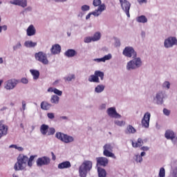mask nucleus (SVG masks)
<instances>
[{
  "instance_id": "46",
  "label": "nucleus",
  "mask_w": 177,
  "mask_h": 177,
  "mask_svg": "<svg viewBox=\"0 0 177 177\" xmlns=\"http://www.w3.org/2000/svg\"><path fill=\"white\" fill-rule=\"evenodd\" d=\"M55 132H56V130H55V128L51 127L49 129V131L48 132V135H55Z\"/></svg>"
},
{
  "instance_id": "48",
  "label": "nucleus",
  "mask_w": 177,
  "mask_h": 177,
  "mask_svg": "<svg viewBox=\"0 0 177 177\" xmlns=\"http://www.w3.org/2000/svg\"><path fill=\"white\" fill-rule=\"evenodd\" d=\"M47 117L49 118V120H53L55 118V113H48Z\"/></svg>"
},
{
  "instance_id": "51",
  "label": "nucleus",
  "mask_w": 177,
  "mask_h": 177,
  "mask_svg": "<svg viewBox=\"0 0 177 177\" xmlns=\"http://www.w3.org/2000/svg\"><path fill=\"white\" fill-rule=\"evenodd\" d=\"M22 84H28V80L26 77H23L20 81Z\"/></svg>"
},
{
  "instance_id": "60",
  "label": "nucleus",
  "mask_w": 177,
  "mask_h": 177,
  "mask_svg": "<svg viewBox=\"0 0 177 177\" xmlns=\"http://www.w3.org/2000/svg\"><path fill=\"white\" fill-rule=\"evenodd\" d=\"M84 15H85L84 12H79V14L77 15V17L82 18V17L84 16Z\"/></svg>"
},
{
  "instance_id": "59",
  "label": "nucleus",
  "mask_w": 177,
  "mask_h": 177,
  "mask_svg": "<svg viewBox=\"0 0 177 177\" xmlns=\"http://www.w3.org/2000/svg\"><path fill=\"white\" fill-rule=\"evenodd\" d=\"M28 11V12H31V10H32V8H31V7H28V8H25V10H24V12H26V11Z\"/></svg>"
},
{
  "instance_id": "43",
  "label": "nucleus",
  "mask_w": 177,
  "mask_h": 177,
  "mask_svg": "<svg viewBox=\"0 0 177 177\" xmlns=\"http://www.w3.org/2000/svg\"><path fill=\"white\" fill-rule=\"evenodd\" d=\"M136 161L137 162H142L143 161V158L140 156V155L136 156Z\"/></svg>"
},
{
  "instance_id": "28",
  "label": "nucleus",
  "mask_w": 177,
  "mask_h": 177,
  "mask_svg": "<svg viewBox=\"0 0 177 177\" xmlns=\"http://www.w3.org/2000/svg\"><path fill=\"white\" fill-rule=\"evenodd\" d=\"M105 88H106V86L103 84L97 85L95 88V93H102V92H103V91H104Z\"/></svg>"
},
{
  "instance_id": "42",
  "label": "nucleus",
  "mask_w": 177,
  "mask_h": 177,
  "mask_svg": "<svg viewBox=\"0 0 177 177\" xmlns=\"http://www.w3.org/2000/svg\"><path fill=\"white\" fill-rule=\"evenodd\" d=\"M89 9H91V7H89L88 5H84L81 7L82 12H87V10H89Z\"/></svg>"
},
{
  "instance_id": "19",
  "label": "nucleus",
  "mask_w": 177,
  "mask_h": 177,
  "mask_svg": "<svg viewBox=\"0 0 177 177\" xmlns=\"http://www.w3.org/2000/svg\"><path fill=\"white\" fill-rule=\"evenodd\" d=\"M28 37H32V35H35L37 32V30H35V27L33 25H30L26 30Z\"/></svg>"
},
{
  "instance_id": "11",
  "label": "nucleus",
  "mask_w": 177,
  "mask_h": 177,
  "mask_svg": "<svg viewBox=\"0 0 177 177\" xmlns=\"http://www.w3.org/2000/svg\"><path fill=\"white\" fill-rule=\"evenodd\" d=\"M165 48H172L174 45H177L176 37H170L165 40Z\"/></svg>"
},
{
  "instance_id": "49",
  "label": "nucleus",
  "mask_w": 177,
  "mask_h": 177,
  "mask_svg": "<svg viewBox=\"0 0 177 177\" xmlns=\"http://www.w3.org/2000/svg\"><path fill=\"white\" fill-rule=\"evenodd\" d=\"M172 177H177V167L174 168L171 172Z\"/></svg>"
},
{
  "instance_id": "17",
  "label": "nucleus",
  "mask_w": 177,
  "mask_h": 177,
  "mask_svg": "<svg viewBox=\"0 0 177 177\" xmlns=\"http://www.w3.org/2000/svg\"><path fill=\"white\" fill-rule=\"evenodd\" d=\"M10 3L26 8L27 6V0H13V1H10Z\"/></svg>"
},
{
  "instance_id": "13",
  "label": "nucleus",
  "mask_w": 177,
  "mask_h": 177,
  "mask_svg": "<svg viewBox=\"0 0 177 177\" xmlns=\"http://www.w3.org/2000/svg\"><path fill=\"white\" fill-rule=\"evenodd\" d=\"M106 113L109 117L111 118H121V115L117 113L115 107H111L106 110Z\"/></svg>"
},
{
  "instance_id": "18",
  "label": "nucleus",
  "mask_w": 177,
  "mask_h": 177,
  "mask_svg": "<svg viewBox=\"0 0 177 177\" xmlns=\"http://www.w3.org/2000/svg\"><path fill=\"white\" fill-rule=\"evenodd\" d=\"M97 164H99V165H102V167H106L107 164H109V159L104 157L97 158Z\"/></svg>"
},
{
  "instance_id": "63",
  "label": "nucleus",
  "mask_w": 177,
  "mask_h": 177,
  "mask_svg": "<svg viewBox=\"0 0 177 177\" xmlns=\"http://www.w3.org/2000/svg\"><path fill=\"white\" fill-rule=\"evenodd\" d=\"M51 156L53 157V161H55V160H56V156H55V153L53 152H51Z\"/></svg>"
},
{
  "instance_id": "50",
  "label": "nucleus",
  "mask_w": 177,
  "mask_h": 177,
  "mask_svg": "<svg viewBox=\"0 0 177 177\" xmlns=\"http://www.w3.org/2000/svg\"><path fill=\"white\" fill-rule=\"evenodd\" d=\"M163 113L165 114V115H169V114H171V111H169L167 109H164Z\"/></svg>"
},
{
  "instance_id": "5",
  "label": "nucleus",
  "mask_w": 177,
  "mask_h": 177,
  "mask_svg": "<svg viewBox=\"0 0 177 177\" xmlns=\"http://www.w3.org/2000/svg\"><path fill=\"white\" fill-rule=\"evenodd\" d=\"M55 137L57 138V139H59L64 143H71V142H74V138L67 134H64L62 132L56 133Z\"/></svg>"
},
{
  "instance_id": "30",
  "label": "nucleus",
  "mask_w": 177,
  "mask_h": 177,
  "mask_svg": "<svg viewBox=\"0 0 177 177\" xmlns=\"http://www.w3.org/2000/svg\"><path fill=\"white\" fill-rule=\"evenodd\" d=\"M143 140L142 138H138V142L136 143L133 141H132V146L133 147H140L143 146Z\"/></svg>"
},
{
  "instance_id": "47",
  "label": "nucleus",
  "mask_w": 177,
  "mask_h": 177,
  "mask_svg": "<svg viewBox=\"0 0 177 177\" xmlns=\"http://www.w3.org/2000/svg\"><path fill=\"white\" fill-rule=\"evenodd\" d=\"M163 88H167V89H169L171 86V83L169 82H165L162 84Z\"/></svg>"
},
{
  "instance_id": "61",
  "label": "nucleus",
  "mask_w": 177,
  "mask_h": 177,
  "mask_svg": "<svg viewBox=\"0 0 177 177\" xmlns=\"http://www.w3.org/2000/svg\"><path fill=\"white\" fill-rule=\"evenodd\" d=\"M48 92H55V88L50 87L48 89Z\"/></svg>"
},
{
  "instance_id": "56",
  "label": "nucleus",
  "mask_w": 177,
  "mask_h": 177,
  "mask_svg": "<svg viewBox=\"0 0 177 177\" xmlns=\"http://www.w3.org/2000/svg\"><path fill=\"white\" fill-rule=\"evenodd\" d=\"M138 2L142 5V3H147V0H138Z\"/></svg>"
},
{
  "instance_id": "7",
  "label": "nucleus",
  "mask_w": 177,
  "mask_h": 177,
  "mask_svg": "<svg viewBox=\"0 0 177 177\" xmlns=\"http://www.w3.org/2000/svg\"><path fill=\"white\" fill-rule=\"evenodd\" d=\"M104 152L103 154L105 156V157H111L112 158H117L115 155L111 151H113V147L111 145V144H106L104 147Z\"/></svg>"
},
{
  "instance_id": "31",
  "label": "nucleus",
  "mask_w": 177,
  "mask_h": 177,
  "mask_svg": "<svg viewBox=\"0 0 177 177\" xmlns=\"http://www.w3.org/2000/svg\"><path fill=\"white\" fill-rule=\"evenodd\" d=\"M97 173L99 177H105L106 175V170L101 167H97Z\"/></svg>"
},
{
  "instance_id": "4",
  "label": "nucleus",
  "mask_w": 177,
  "mask_h": 177,
  "mask_svg": "<svg viewBox=\"0 0 177 177\" xmlns=\"http://www.w3.org/2000/svg\"><path fill=\"white\" fill-rule=\"evenodd\" d=\"M99 77H100L101 81H103V80H104V73L100 71H95L94 75H91L88 77V81L89 82H96L99 84V82H100Z\"/></svg>"
},
{
  "instance_id": "8",
  "label": "nucleus",
  "mask_w": 177,
  "mask_h": 177,
  "mask_svg": "<svg viewBox=\"0 0 177 177\" xmlns=\"http://www.w3.org/2000/svg\"><path fill=\"white\" fill-rule=\"evenodd\" d=\"M122 54L126 57H133L135 58L138 55V54L135 52V50L133 47L127 46L123 50Z\"/></svg>"
},
{
  "instance_id": "29",
  "label": "nucleus",
  "mask_w": 177,
  "mask_h": 177,
  "mask_svg": "<svg viewBox=\"0 0 177 177\" xmlns=\"http://www.w3.org/2000/svg\"><path fill=\"white\" fill-rule=\"evenodd\" d=\"M8 133V128H6L4 124L0 126V139L3 137V135H6Z\"/></svg>"
},
{
  "instance_id": "14",
  "label": "nucleus",
  "mask_w": 177,
  "mask_h": 177,
  "mask_svg": "<svg viewBox=\"0 0 177 177\" xmlns=\"http://www.w3.org/2000/svg\"><path fill=\"white\" fill-rule=\"evenodd\" d=\"M150 113L147 112L142 120V127H145V128H149V125L150 124Z\"/></svg>"
},
{
  "instance_id": "37",
  "label": "nucleus",
  "mask_w": 177,
  "mask_h": 177,
  "mask_svg": "<svg viewBox=\"0 0 177 177\" xmlns=\"http://www.w3.org/2000/svg\"><path fill=\"white\" fill-rule=\"evenodd\" d=\"M64 80L65 81H68V82L73 81V80H75V75L72 74L70 76H68L67 77H64Z\"/></svg>"
},
{
  "instance_id": "57",
  "label": "nucleus",
  "mask_w": 177,
  "mask_h": 177,
  "mask_svg": "<svg viewBox=\"0 0 177 177\" xmlns=\"http://www.w3.org/2000/svg\"><path fill=\"white\" fill-rule=\"evenodd\" d=\"M17 145H11L10 146V149H17Z\"/></svg>"
},
{
  "instance_id": "52",
  "label": "nucleus",
  "mask_w": 177,
  "mask_h": 177,
  "mask_svg": "<svg viewBox=\"0 0 177 177\" xmlns=\"http://www.w3.org/2000/svg\"><path fill=\"white\" fill-rule=\"evenodd\" d=\"M93 62H96L97 63H102L103 60L102 58H95L93 59Z\"/></svg>"
},
{
  "instance_id": "55",
  "label": "nucleus",
  "mask_w": 177,
  "mask_h": 177,
  "mask_svg": "<svg viewBox=\"0 0 177 177\" xmlns=\"http://www.w3.org/2000/svg\"><path fill=\"white\" fill-rule=\"evenodd\" d=\"M149 147H142L140 148V150H142V151H149Z\"/></svg>"
},
{
  "instance_id": "36",
  "label": "nucleus",
  "mask_w": 177,
  "mask_h": 177,
  "mask_svg": "<svg viewBox=\"0 0 177 177\" xmlns=\"http://www.w3.org/2000/svg\"><path fill=\"white\" fill-rule=\"evenodd\" d=\"M34 158H35V156H31L30 158H28V166L32 167V161H34Z\"/></svg>"
},
{
  "instance_id": "26",
  "label": "nucleus",
  "mask_w": 177,
  "mask_h": 177,
  "mask_svg": "<svg viewBox=\"0 0 177 177\" xmlns=\"http://www.w3.org/2000/svg\"><path fill=\"white\" fill-rule=\"evenodd\" d=\"M30 73L32 74L33 77V80H38L39 78V71L35 69H30Z\"/></svg>"
},
{
  "instance_id": "6",
  "label": "nucleus",
  "mask_w": 177,
  "mask_h": 177,
  "mask_svg": "<svg viewBox=\"0 0 177 177\" xmlns=\"http://www.w3.org/2000/svg\"><path fill=\"white\" fill-rule=\"evenodd\" d=\"M35 57L36 60H38V62H40V63H42L43 64H49L48 57L46 54L43 52L40 51L39 53H36L35 55Z\"/></svg>"
},
{
  "instance_id": "44",
  "label": "nucleus",
  "mask_w": 177,
  "mask_h": 177,
  "mask_svg": "<svg viewBox=\"0 0 177 177\" xmlns=\"http://www.w3.org/2000/svg\"><path fill=\"white\" fill-rule=\"evenodd\" d=\"M54 93L58 95V96H62V95H63V92L57 88H54Z\"/></svg>"
},
{
  "instance_id": "15",
  "label": "nucleus",
  "mask_w": 177,
  "mask_h": 177,
  "mask_svg": "<svg viewBox=\"0 0 177 177\" xmlns=\"http://www.w3.org/2000/svg\"><path fill=\"white\" fill-rule=\"evenodd\" d=\"M104 10H106V5H104V3H102L98 7L97 10L91 12V15H93L95 17H97L100 16V15H102V12H103Z\"/></svg>"
},
{
  "instance_id": "34",
  "label": "nucleus",
  "mask_w": 177,
  "mask_h": 177,
  "mask_svg": "<svg viewBox=\"0 0 177 177\" xmlns=\"http://www.w3.org/2000/svg\"><path fill=\"white\" fill-rule=\"evenodd\" d=\"M102 37L100 32H97L94 34L93 37H92L93 41L95 42L96 41H99Z\"/></svg>"
},
{
  "instance_id": "9",
  "label": "nucleus",
  "mask_w": 177,
  "mask_h": 177,
  "mask_svg": "<svg viewBox=\"0 0 177 177\" xmlns=\"http://www.w3.org/2000/svg\"><path fill=\"white\" fill-rule=\"evenodd\" d=\"M120 3L122 10L125 12L127 17H131V15H129V10L131 9V3H129V1L127 0H120Z\"/></svg>"
},
{
  "instance_id": "41",
  "label": "nucleus",
  "mask_w": 177,
  "mask_h": 177,
  "mask_svg": "<svg viewBox=\"0 0 177 177\" xmlns=\"http://www.w3.org/2000/svg\"><path fill=\"white\" fill-rule=\"evenodd\" d=\"M115 125H118V127H122L123 125H125V122L124 121H120V120H115Z\"/></svg>"
},
{
  "instance_id": "24",
  "label": "nucleus",
  "mask_w": 177,
  "mask_h": 177,
  "mask_svg": "<svg viewBox=\"0 0 177 177\" xmlns=\"http://www.w3.org/2000/svg\"><path fill=\"white\" fill-rule=\"evenodd\" d=\"M64 55L66 57H74L77 55V51L74 49H68L65 52Z\"/></svg>"
},
{
  "instance_id": "38",
  "label": "nucleus",
  "mask_w": 177,
  "mask_h": 177,
  "mask_svg": "<svg viewBox=\"0 0 177 177\" xmlns=\"http://www.w3.org/2000/svg\"><path fill=\"white\" fill-rule=\"evenodd\" d=\"M111 57H113L111 54H108V55L104 56L103 57H102V63H104V62H106V60H110L111 59Z\"/></svg>"
},
{
  "instance_id": "62",
  "label": "nucleus",
  "mask_w": 177,
  "mask_h": 177,
  "mask_svg": "<svg viewBox=\"0 0 177 177\" xmlns=\"http://www.w3.org/2000/svg\"><path fill=\"white\" fill-rule=\"evenodd\" d=\"M115 45L116 46H120L121 43L120 42V40H116Z\"/></svg>"
},
{
  "instance_id": "64",
  "label": "nucleus",
  "mask_w": 177,
  "mask_h": 177,
  "mask_svg": "<svg viewBox=\"0 0 177 177\" xmlns=\"http://www.w3.org/2000/svg\"><path fill=\"white\" fill-rule=\"evenodd\" d=\"M91 16H92V14L91 12L86 15V20H88V19H91Z\"/></svg>"
},
{
  "instance_id": "21",
  "label": "nucleus",
  "mask_w": 177,
  "mask_h": 177,
  "mask_svg": "<svg viewBox=\"0 0 177 177\" xmlns=\"http://www.w3.org/2000/svg\"><path fill=\"white\" fill-rule=\"evenodd\" d=\"M126 135H131V133H136V129L133 126L129 124L127 126V129L124 130Z\"/></svg>"
},
{
  "instance_id": "1",
  "label": "nucleus",
  "mask_w": 177,
  "mask_h": 177,
  "mask_svg": "<svg viewBox=\"0 0 177 177\" xmlns=\"http://www.w3.org/2000/svg\"><path fill=\"white\" fill-rule=\"evenodd\" d=\"M28 161V157L23 154H20L17 158V162L14 166L15 171H23L26 167H27V162Z\"/></svg>"
},
{
  "instance_id": "2",
  "label": "nucleus",
  "mask_w": 177,
  "mask_h": 177,
  "mask_svg": "<svg viewBox=\"0 0 177 177\" xmlns=\"http://www.w3.org/2000/svg\"><path fill=\"white\" fill-rule=\"evenodd\" d=\"M92 169V161L85 160L79 167V174L80 177H86L88 172Z\"/></svg>"
},
{
  "instance_id": "39",
  "label": "nucleus",
  "mask_w": 177,
  "mask_h": 177,
  "mask_svg": "<svg viewBox=\"0 0 177 177\" xmlns=\"http://www.w3.org/2000/svg\"><path fill=\"white\" fill-rule=\"evenodd\" d=\"M93 6H98V8L102 5V0H93Z\"/></svg>"
},
{
  "instance_id": "58",
  "label": "nucleus",
  "mask_w": 177,
  "mask_h": 177,
  "mask_svg": "<svg viewBox=\"0 0 177 177\" xmlns=\"http://www.w3.org/2000/svg\"><path fill=\"white\" fill-rule=\"evenodd\" d=\"M1 30L6 31V30H8V26L3 25V26H1Z\"/></svg>"
},
{
  "instance_id": "54",
  "label": "nucleus",
  "mask_w": 177,
  "mask_h": 177,
  "mask_svg": "<svg viewBox=\"0 0 177 177\" xmlns=\"http://www.w3.org/2000/svg\"><path fill=\"white\" fill-rule=\"evenodd\" d=\"M21 110H23L24 111V110H26V101H22V109H21Z\"/></svg>"
},
{
  "instance_id": "27",
  "label": "nucleus",
  "mask_w": 177,
  "mask_h": 177,
  "mask_svg": "<svg viewBox=\"0 0 177 177\" xmlns=\"http://www.w3.org/2000/svg\"><path fill=\"white\" fill-rule=\"evenodd\" d=\"M48 129H49L48 124H42L40 127V132L42 135H46L48 133Z\"/></svg>"
},
{
  "instance_id": "3",
  "label": "nucleus",
  "mask_w": 177,
  "mask_h": 177,
  "mask_svg": "<svg viewBox=\"0 0 177 177\" xmlns=\"http://www.w3.org/2000/svg\"><path fill=\"white\" fill-rule=\"evenodd\" d=\"M139 67H142V59L140 57H136L133 58L127 65V68L129 71L136 70V68H139Z\"/></svg>"
},
{
  "instance_id": "25",
  "label": "nucleus",
  "mask_w": 177,
  "mask_h": 177,
  "mask_svg": "<svg viewBox=\"0 0 177 177\" xmlns=\"http://www.w3.org/2000/svg\"><path fill=\"white\" fill-rule=\"evenodd\" d=\"M40 107L41 110L48 111L52 107V105L46 101H43L41 103Z\"/></svg>"
},
{
  "instance_id": "23",
  "label": "nucleus",
  "mask_w": 177,
  "mask_h": 177,
  "mask_svg": "<svg viewBox=\"0 0 177 177\" xmlns=\"http://www.w3.org/2000/svg\"><path fill=\"white\" fill-rule=\"evenodd\" d=\"M165 136L166 139H171V140L174 142V139H175V133L171 130H167L165 132Z\"/></svg>"
},
{
  "instance_id": "33",
  "label": "nucleus",
  "mask_w": 177,
  "mask_h": 177,
  "mask_svg": "<svg viewBox=\"0 0 177 177\" xmlns=\"http://www.w3.org/2000/svg\"><path fill=\"white\" fill-rule=\"evenodd\" d=\"M136 20L138 23H147V18H146V16L141 15L136 18Z\"/></svg>"
},
{
  "instance_id": "12",
  "label": "nucleus",
  "mask_w": 177,
  "mask_h": 177,
  "mask_svg": "<svg viewBox=\"0 0 177 177\" xmlns=\"http://www.w3.org/2000/svg\"><path fill=\"white\" fill-rule=\"evenodd\" d=\"M20 82V80L16 79H11L7 81L6 85V89H15L16 88V85H17Z\"/></svg>"
},
{
  "instance_id": "10",
  "label": "nucleus",
  "mask_w": 177,
  "mask_h": 177,
  "mask_svg": "<svg viewBox=\"0 0 177 177\" xmlns=\"http://www.w3.org/2000/svg\"><path fill=\"white\" fill-rule=\"evenodd\" d=\"M37 167H42V165H49L50 164V158L48 156L39 158L37 161Z\"/></svg>"
},
{
  "instance_id": "35",
  "label": "nucleus",
  "mask_w": 177,
  "mask_h": 177,
  "mask_svg": "<svg viewBox=\"0 0 177 177\" xmlns=\"http://www.w3.org/2000/svg\"><path fill=\"white\" fill-rule=\"evenodd\" d=\"M25 46H26V48H34V46H37V43L28 41L25 42Z\"/></svg>"
},
{
  "instance_id": "53",
  "label": "nucleus",
  "mask_w": 177,
  "mask_h": 177,
  "mask_svg": "<svg viewBox=\"0 0 177 177\" xmlns=\"http://www.w3.org/2000/svg\"><path fill=\"white\" fill-rule=\"evenodd\" d=\"M21 47V44L18 43L16 46H13L14 50H16L17 49H19V48Z\"/></svg>"
},
{
  "instance_id": "32",
  "label": "nucleus",
  "mask_w": 177,
  "mask_h": 177,
  "mask_svg": "<svg viewBox=\"0 0 177 177\" xmlns=\"http://www.w3.org/2000/svg\"><path fill=\"white\" fill-rule=\"evenodd\" d=\"M59 100H60V97L57 95H53L50 99V102L54 104H59Z\"/></svg>"
},
{
  "instance_id": "40",
  "label": "nucleus",
  "mask_w": 177,
  "mask_h": 177,
  "mask_svg": "<svg viewBox=\"0 0 177 177\" xmlns=\"http://www.w3.org/2000/svg\"><path fill=\"white\" fill-rule=\"evenodd\" d=\"M159 176L160 177H165V169H164V167H161L160 169Z\"/></svg>"
},
{
  "instance_id": "16",
  "label": "nucleus",
  "mask_w": 177,
  "mask_h": 177,
  "mask_svg": "<svg viewBox=\"0 0 177 177\" xmlns=\"http://www.w3.org/2000/svg\"><path fill=\"white\" fill-rule=\"evenodd\" d=\"M154 100L158 104H162V103H164V92L160 91L157 93Z\"/></svg>"
},
{
  "instance_id": "20",
  "label": "nucleus",
  "mask_w": 177,
  "mask_h": 177,
  "mask_svg": "<svg viewBox=\"0 0 177 177\" xmlns=\"http://www.w3.org/2000/svg\"><path fill=\"white\" fill-rule=\"evenodd\" d=\"M62 50V47L59 44L53 45L50 49L53 55H57Z\"/></svg>"
},
{
  "instance_id": "22",
  "label": "nucleus",
  "mask_w": 177,
  "mask_h": 177,
  "mask_svg": "<svg viewBox=\"0 0 177 177\" xmlns=\"http://www.w3.org/2000/svg\"><path fill=\"white\" fill-rule=\"evenodd\" d=\"M59 169H64L66 168H71V163L70 161H65L58 165Z\"/></svg>"
},
{
  "instance_id": "45",
  "label": "nucleus",
  "mask_w": 177,
  "mask_h": 177,
  "mask_svg": "<svg viewBox=\"0 0 177 177\" xmlns=\"http://www.w3.org/2000/svg\"><path fill=\"white\" fill-rule=\"evenodd\" d=\"M93 39L91 37H85L84 39V41L85 42V44H89L90 42H92Z\"/></svg>"
}]
</instances>
